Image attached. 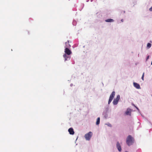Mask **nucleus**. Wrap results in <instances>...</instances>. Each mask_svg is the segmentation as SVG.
<instances>
[{
  "mask_svg": "<svg viewBox=\"0 0 152 152\" xmlns=\"http://www.w3.org/2000/svg\"><path fill=\"white\" fill-rule=\"evenodd\" d=\"M134 142V140L131 135H129L126 140V143L127 145L130 146Z\"/></svg>",
  "mask_w": 152,
  "mask_h": 152,
  "instance_id": "nucleus-1",
  "label": "nucleus"
},
{
  "mask_svg": "<svg viewBox=\"0 0 152 152\" xmlns=\"http://www.w3.org/2000/svg\"><path fill=\"white\" fill-rule=\"evenodd\" d=\"M67 42L65 43V48L64 50L65 54L68 55H69L72 53V51L70 50L69 49V48L71 47L70 44H69V46H67Z\"/></svg>",
  "mask_w": 152,
  "mask_h": 152,
  "instance_id": "nucleus-2",
  "label": "nucleus"
},
{
  "mask_svg": "<svg viewBox=\"0 0 152 152\" xmlns=\"http://www.w3.org/2000/svg\"><path fill=\"white\" fill-rule=\"evenodd\" d=\"M92 134V133L91 132H90L86 134L84 137L86 140H89L91 137Z\"/></svg>",
  "mask_w": 152,
  "mask_h": 152,
  "instance_id": "nucleus-3",
  "label": "nucleus"
},
{
  "mask_svg": "<svg viewBox=\"0 0 152 152\" xmlns=\"http://www.w3.org/2000/svg\"><path fill=\"white\" fill-rule=\"evenodd\" d=\"M120 98V96H117L116 98L113 101V103L114 104L116 105L117 104Z\"/></svg>",
  "mask_w": 152,
  "mask_h": 152,
  "instance_id": "nucleus-4",
  "label": "nucleus"
},
{
  "mask_svg": "<svg viewBox=\"0 0 152 152\" xmlns=\"http://www.w3.org/2000/svg\"><path fill=\"white\" fill-rule=\"evenodd\" d=\"M63 57L65 58V61L70 60L71 58L70 56L66 55V54H64L63 55Z\"/></svg>",
  "mask_w": 152,
  "mask_h": 152,
  "instance_id": "nucleus-5",
  "label": "nucleus"
},
{
  "mask_svg": "<svg viewBox=\"0 0 152 152\" xmlns=\"http://www.w3.org/2000/svg\"><path fill=\"white\" fill-rule=\"evenodd\" d=\"M133 85L137 89H140V87L139 84L136 83L134 82Z\"/></svg>",
  "mask_w": 152,
  "mask_h": 152,
  "instance_id": "nucleus-6",
  "label": "nucleus"
},
{
  "mask_svg": "<svg viewBox=\"0 0 152 152\" xmlns=\"http://www.w3.org/2000/svg\"><path fill=\"white\" fill-rule=\"evenodd\" d=\"M116 147H117V148L118 149V151H121L122 149H121V146L118 142L117 143Z\"/></svg>",
  "mask_w": 152,
  "mask_h": 152,
  "instance_id": "nucleus-7",
  "label": "nucleus"
},
{
  "mask_svg": "<svg viewBox=\"0 0 152 152\" xmlns=\"http://www.w3.org/2000/svg\"><path fill=\"white\" fill-rule=\"evenodd\" d=\"M68 132L70 134L73 135L74 134V132L73 129L72 128H70L68 129Z\"/></svg>",
  "mask_w": 152,
  "mask_h": 152,
  "instance_id": "nucleus-8",
  "label": "nucleus"
},
{
  "mask_svg": "<svg viewBox=\"0 0 152 152\" xmlns=\"http://www.w3.org/2000/svg\"><path fill=\"white\" fill-rule=\"evenodd\" d=\"M131 112V110L129 109H127L125 113L127 115H130Z\"/></svg>",
  "mask_w": 152,
  "mask_h": 152,
  "instance_id": "nucleus-9",
  "label": "nucleus"
},
{
  "mask_svg": "<svg viewBox=\"0 0 152 152\" xmlns=\"http://www.w3.org/2000/svg\"><path fill=\"white\" fill-rule=\"evenodd\" d=\"M114 96H110L108 101V104H109L111 102L112 100L114 98Z\"/></svg>",
  "mask_w": 152,
  "mask_h": 152,
  "instance_id": "nucleus-10",
  "label": "nucleus"
},
{
  "mask_svg": "<svg viewBox=\"0 0 152 152\" xmlns=\"http://www.w3.org/2000/svg\"><path fill=\"white\" fill-rule=\"evenodd\" d=\"M105 21L107 22H112L114 21V20L113 19H109L106 20Z\"/></svg>",
  "mask_w": 152,
  "mask_h": 152,
  "instance_id": "nucleus-11",
  "label": "nucleus"
},
{
  "mask_svg": "<svg viewBox=\"0 0 152 152\" xmlns=\"http://www.w3.org/2000/svg\"><path fill=\"white\" fill-rule=\"evenodd\" d=\"M100 118L99 117H98L97 118L96 120V124L97 125H98L100 123Z\"/></svg>",
  "mask_w": 152,
  "mask_h": 152,
  "instance_id": "nucleus-12",
  "label": "nucleus"
},
{
  "mask_svg": "<svg viewBox=\"0 0 152 152\" xmlns=\"http://www.w3.org/2000/svg\"><path fill=\"white\" fill-rule=\"evenodd\" d=\"M151 44L149 43H148L147 44V48H149L151 47Z\"/></svg>",
  "mask_w": 152,
  "mask_h": 152,
  "instance_id": "nucleus-13",
  "label": "nucleus"
},
{
  "mask_svg": "<svg viewBox=\"0 0 152 152\" xmlns=\"http://www.w3.org/2000/svg\"><path fill=\"white\" fill-rule=\"evenodd\" d=\"M77 24L76 21L75 20H73L72 22V24L74 26H76Z\"/></svg>",
  "mask_w": 152,
  "mask_h": 152,
  "instance_id": "nucleus-14",
  "label": "nucleus"
},
{
  "mask_svg": "<svg viewBox=\"0 0 152 152\" xmlns=\"http://www.w3.org/2000/svg\"><path fill=\"white\" fill-rule=\"evenodd\" d=\"M144 72H143V74H142V77H141V79H142L143 80H144Z\"/></svg>",
  "mask_w": 152,
  "mask_h": 152,
  "instance_id": "nucleus-15",
  "label": "nucleus"
},
{
  "mask_svg": "<svg viewBox=\"0 0 152 152\" xmlns=\"http://www.w3.org/2000/svg\"><path fill=\"white\" fill-rule=\"evenodd\" d=\"M115 91H113L112 92V93L110 95H115Z\"/></svg>",
  "mask_w": 152,
  "mask_h": 152,
  "instance_id": "nucleus-16",
  "label": "nucleus"
},
{
  "mask_svg": "<svg viewBox=\"0 0 152 152\" xmlns=\"http://www.w3.org/2000/svg\"><path fill=\"white\" fill-rule=\"evenodd\" d=\"M149 57H150V56H148L146 57V61H147L148 60L149 58Z\"/></svg>",
  "mask_w": 152,
  "mask_h": 152,
  "instance_id": "nucleus-17",
  "label": "nucleus"
},
{
  "mask_svg": "<svg viewBox=\"0 0 152 152\" xmlns=\"http://www.w3.org/2000/svg\"><path fill=\"white\" fill-rule=\"evenodd\" d=\"M149 10L150 11H152V6L149 9Z\"/></svg>",
  "mask_w": 152,
  "mask_h": 152,
  "instance_id": "nucleus-18",
  "label": "nucleus"
},
{
  "mask_svg": "<svg viewBox=\"0 0 152 152\" xmlns=\"http://www.w3.org/2000/svg\"><path fill=\"white\" fill-rule=\"evenodd\" d=\"M73 84H72V83H71V84H70V86L71 87H72V86H73Z\"/></svg>",
  "mask_w": 152,
  "mask_h": 152,
  "instance_id": "nucleus-19",
  "label": "nucleus"
},
{
  "mask_svg": "<svg viewBox=\"0 0 152 152\" xmlns=\"http://www.w3.org/2000/svg\"><path fill=\"white\" fill-rule=\"evenodd\" d=\"M121 22H123L124 20L123 19H122L121 20Z\"/></svg>",
  "mask_w": 152,
  "mask_h": 152,
  "instance_id": "nucleus-20",
  "label": "nucleus"
},
{
  "mask_svg": "<svg viewBox=\"0 0 152 152\" xmlns=\"http://www.w3.org/2000/svg\"><path fill=\"white\" fill-rule=\"evenodd\" d=\"M133 105H134L137 109H138L137 107H136L135 106H134V104H133Z\"/></svg>",
  "mask_w": 152,
  "mask_h": 152,
  "instance_id": "nucleus-21",
  "label": "nucleus"
},
{
  "mask_svg": "<svg viewBox=\"0 0 152 152\" xmlns=\"http://www.w3.org/2000/svg\"><path fill=\"white\" fill-rule=\"evenodd\" d=\"M67 43L68 42V43H69V40H68L67 42Z\"/></svg>",
  "mask_w": 152,
  "mask_h": 152,
  "instance_id": "nucleus-22",
  "label": "nucleus"
},
{
  "mask_svg": "<svg viewBox=\"0 0 152 152\" xmlns=\"http://www.w3.org/2000/svg\"><path fill=\"white\" fill-rule=\"evenodd\" d=\"M69 44H68L67 43L66 44V45H67V46H69Z\"/></svg>",
  "mask_w": 152,
  "mask_h": 152,
  "instance_id": "nucleus-23",
  "label": "nucleus"
},
{
  "mask_svg": "<svg viewBox=\"0 0 152 152\" xmlns=\"http://www.w3.org/2000/svg\"><path fill=\"white\" fill-rule=\"evenodd\" d=\"M124 13H125V11H124Z\"/></svg>",
  "mask_w": 152,
  "mask_h": 152,
  "instance_id": "nucleus-24",
  "label": "nucleus"
},
{
  "mask_svg": "<svg viewBox=\"0 0 152 152\" xmlns=\"http://www.w3.org/2000/svg\"><path fill=\"white\" fill-rule=\"evenodd\" d=\"M89 0H88L86 1L87 2H88L89 1Z\"/></svg>",
  "mask_w": 152,
  "mask_h": 152,
  "instance_id": "nucleus-25",
  "label": "nucleus"
},
{
  "mask_svg": "<svg viewBox=\"0 0 152 152\" xmlns=\"http://www.w3.org/2000/svg\"><path fill=\"white\" fill-rule=\"evenodd\" d=\"M93 1V0H91V2L92 1Z\"/></svg>",
  "mask_w": 152,
  "mask_h": 152,
  "instance_id": "nucleus-26",
  "label": "nucleus"
},
{
  "mask_svg": "<svg viewBox=\"0 0 152 152\" xmlns=\"http://www.w3.org/2000/svg\"><path fill=\"white\" fill-rule=\"evenodd\" d=\"M125 152H128L127 151H125Z\"/></svg>",
  "mask_w": 152,
  "mask_h": 152,
  "instance_id": "nucleus-27",
  "label": "nucleus"
},
{
  "mask_svg": "<svg viewBox=\"0 0 152 152\" xmlns=\"http://www.w3.org/2000/svg\"><path fill=\"white\" fill-rule=\"evenodd\" d=\"M138 56L139 57V54H138Z\"/></svg>",
  "mask_w": 152,
  "mask_h": 152,
  "instance_id": "nucleus-28",
  "label": "nucleus"
}]
</instances>
